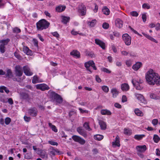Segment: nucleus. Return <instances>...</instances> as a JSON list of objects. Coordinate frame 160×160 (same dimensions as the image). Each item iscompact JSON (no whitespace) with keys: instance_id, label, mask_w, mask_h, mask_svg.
<instances>
[{"instance_id":"obj_34","label":"nucleus","mask_w":160,"mask_h":160,"mask_svg":"<svg viewBox=\"0 0 160 160\" xmlns=\"http://www.w3.org/2000/svg\"><path fill=\"white\" fill-rule=\"evenodd\" d=\"M145 136L144 134L135 135L134 136V138L136 140H141Z\"/></svg>"},{"instance_id":"obj_38","label":"nucleus","mask_w":160,"mask_h":160,"mask_svg":"<svg viewBox=\"0 0 160 160\" xmlns=\"http://www.w3.org/2000/svg\"><path fill=\"white\" fill-rule=\"evenodd\" d=\"M77 142H78L81 145H83L85 143L86 141L80 137L79 139H78V141H77Z\"/></svg>"},{"instance_id":"obj_57","label":"nucleus","mask_w":160,"mask_h":160,"mask_svg":"<svg viewBox=\"0 0 160 160\" xmlns=\"http://www.w3.org/2000/svg\"><path fill=\"white\" fill-rule=\"evenodd\" d=\"M79 137V136L74 135L72 136V138L75 142H77Z\"/></svg>"},{"instance_id":"obj_46","label":"nucleus","mask_w":160,"mask_h":160,"mask_svg":"<svg viewBox=\"0 0 160 160\" xmlns=\"http://www.w3.org/2000/svg\"><path fill=\"white\" fill-rule=\"evenodd\" d=\"M32 82L33 84H35L38 82V78L37 76H33Z\"/></svg>"},{"instance_id":"obj_24","label":"nucleus","mask_w":160,"mask_h":160,"mask_svg":"<svg viewBox=\"0 0 160 160\" xmlns=\"http://www.w3.org/2000/svg\"><path fill=\"white\" fill-rule=\"evenodd\" d=\"M135 95L137 98L138 100L142 102H144L145 101V98L141 94L135 93Z\"/></svg>"},{"instance_id":"obj_56","label":"nucleus","mask_w":160,"mask_h":160,"mask_svg":"<svg viewBox=\"0 0 160 160\" xmlns=\"http://www.w3.org/2000/svg\"><path fill=\"white\" fill-rule=\"evenodd\" d=\"M142 7L143 8L149 9L150 8V6L148 4L145 3L142 5Z\"/></svg>"},{"instance_id":"obj_43","label":"nucleus","mask_w":160,"mask_h":160,"mask_svg":"<svg viewBox=\"0 0 160 160\" xmlns=\"http://www.w3.org/2000/svg\"><path fill=\"white\" fill-rule=\"evenodd\" d=\"M48 124L49 126L52 128V131H54L55 132H57L58 129L56 128L55 125H52L51 123H49Z\"/></svg>"},{"instance_id":"obj_31","label":"nucleus","mask_w":160,"mask_h":160,"mask_svg":"<svg viewBox=\"0 0 160 160\" xmlns=\"http://www.w3.org/2000/svg\"><path fill=\"white\" fill-rule=\"evenodd\" d=\"M120 35V34L119 32L116 31H114L113 32V35H111V39H114V37L113 36L115 37H119Z\"/></svg>"},{"instance_id":"obj_12","label":"nucleus","mask_w":160,"mask_h":160,"mask_svg":"<svg viewBox=\"0 0 160 160\" xmlns=\"http://www.w3.org/2000/svg\"><path fill=\"white\" fill-rule=\"evenodd\" d=\"M79 11L82 16H84L86 14V7L82 3L79 6Z\"/></svg>"},{"instance_id":"obj_20","label":"nucleus","mask_w":160,"mask_h":160,"mask_svg":"<svg viewBox=\"0 0 160 160\" xmlns=\"http://www.w3.org/2000/svg\"><path fill=\"white\" fill-rule=\"evenodd\" d=\"M142 63L141 62H138L133 65L132 68L135 71H137L142 66Z\"/></svg>"},{"instance_id":"obj_44","label":"nucleus","mask_w":160,"mask_h":160,"mask_svg":"<svg viewBox=\"0 0 160 160\" xmlns=\"http://www.w3.org/2000/svg\"><path fill=\"white\" fill-rule=\"evenodd\" d=\"M150 97L151 98L158 100L160 99V98L159 96H157L154 93H151L150 94Z\"/></svg>"},{"instance_id":"obj_39","label":"nucleus","mask_w":160,"mask_h":160,"mask_svg":"<svg viewBox=\"0 0 160 160\" xmlns=\"http://www.w3.org/2000/svg\"><path fill=\"white\" fill-rule=\"evenodd\" d=\"M77 142H78L81 145H83L85 143L86 141L80 137L79 139H78V141H77Z\"/></svg>"},{"instance_id":"obj_30","label":"nucleus","mask_w":160,"mask_h":160,"mask_svg":"<svg viewBox=\"0 0 160 160\" xmlns=\"http://www.w3.org/2000/svg\"><path fill=\"white\" fill-rule=\"evenodd\" d=\"M6 76V77L8 78H11L13 77L12 73L10 69H7Z\"/></svg>"},{"instance_id":"obj_27","label":"nucleus","mask_w":160,"mask_h":160,"mask_svg":"<svg viewBox=\"0 0 160 160\" xmlns=\"http://www.w3.org/2000/svg\"><path fill=\"white\" fill-rule=\"evenodd\" d=\"M132 133V130L131 129H130L129 128H124V133L126 135L130 136L131 135Z\"/></svg>"},{"instance_id":"obj_64","label":"nucleus","mask_w":160,"mask_h":160,"mask_svg":"<svg viewBox=\"0 0 160 160\" xmlns=\"http://www.w3.org/2000/svg\"><path fill=\"white\" fill-rule=\"evenodd\" d=\"M114 106L118 108H122V106L119 103L116 102L114 104Z\"/></svg>"},{"instance_id":"obj_54","label":"nucleus","mask_w":160,"mask_h":160,"mask_svg":"<svg viewBox=\"0 0 160 160\" xmlns=\"http://www.w3.org/2000/svg\"><path fill=\"white\" fill-rule=\"evenodd\" d=\"M102 88L103 91L106 92H107L109 91V88L107 86H102Z\"/></svg>"},{"instance_id":"obj_53","label":"nucleus","mask_w":160,"mask_h":160,"mask_svg":"<svg viewBox=\"0 0 160 160\" xmlns=\"http://www.w3.org/2000/svg\"><path fill=\"white\" fill-rule=\"evenodd\" d=\"M11 119L9 117L6 118L5 119V122L6 124L8 125L11 122Z\"/></svg>"},{"instance_id":"obj_29","label":"nucleus","mask_w":160,"mask_h":160,"mask_svg":"<svg viewBox=\"0 0 160 160\" xmlns=\"http://www.w3.org/2000/svg\"><path fill=\"white\" fill-rule=\"evenodd\" d=\"M86 55L87 56L90 57L91 58H95L96 56L95 55L92 51H86Z\"/></svg>"},{"instance_id":"obj_55","label":"nucleus","mask_w":160,"mask_h":160,"mask_svg":"<svg viewBox=\"0 0 160 160\" xmlns=\"http://www.w3.org/2000/svg\"><path fill=\"white\" fill-rule=\"evenodd\" d=\"M109 24L106 22L104 23L102 25V28L105 29H108L109 27Z\"/></svg>"},{"instance_id":"obj_42","label":"nucleus","mask_w":160,"mask_h":160,"mask_svg":"<svg viewBox=\"0 0 160 160\" xmlns=\"http://www.w3.org/2000/svg\"><path fill=\"white\" fill-rule=\"evenodd\" d=\"M101 113L102 115H110V111L106 109L102 110L101 111Z\"/></svg>"},{"instance_id":"obj_35","label":"nucleus","mask_w":160,"mask_h":160,"mask_svg":"<svg viewBox=\"0 0 160 160\" xmlns=\"http://www.w3.org/2000/svg\"><path fill=\"white\" fill-rule=\"evenodd\" d=\"M95 139L98 141H100L103 138V136L102 135L97 134L94 136Z\"/></svg>"},{"instance_id":"obj_49","label":"nucleus","mask_w":160,"mask_h":160,"mask_svg":"<svg viewBox=\"0 0 160 160\" xmlns=\"http://www.w3.org/2000/svg\"><path fill=\"white\" fill-rule=\"evenodd\" d=\"M24 51L26 52V54L28 55H30L32 52L31 50L27 47L25 48Z\"/></svg>"},{"instance_id":"obj_14","label":"nucleus","mask_w":160,"mask_h":160,"mask_svg":"<svg viewBox=\"0 0 160 160\" xmlns=\"http://www.w3.org/2000/svg\"><path fill=\"white\" fill-rule=\"evenodd\" d=\"M132 82L137 89L140 90L142 89V87L141 86L138 81H137L136 80H132Z\"/></svg>"},{"instance_id":"obj_59","label":"nucleus","mask_w":160,"mask_h":160,"mask_svg":"<svg viewBox=\"0 0 160 160\" xmlns=\"http://www.w3.org/2000/svg\"><path fill=\"white\" fill-rule=\"evenodd\" d=\"M142 18L144 22H145L147 20V17L146 14L144 13L142 14Z\"/></svg>"},{"instance_id":"obj_60","label":"nucleus","mask_w":160,"mask_h":160,"mask_svg":"<svg viewBox=\"0 0 160 160\" xmlns=\"http://www.w3.org/2000/svg\"><path fill=\"white\" fill-rule=\"evenodd\" d=\"M158 123V120L157 119H154L152 121V124L154 126L157 125Z\"/></svg>"},{"instance_id":"obj_25","label":"nucleus","mask_w":160,"mask_h":160,"mask_svg":"<svg viewBox=\"0 0 160 160\" xmlns=\"http://www.w3.org/2000/svg\"><path fill=\"white\" fill-rule=\"evenodd\" d=\"M111 92L112 93V97L113 98L116 97L118 94V92L116 88H113L112 89Z\"/></svg>"},{"instance_id":"obj_58","label":"nucleus","mask_w":160,"mask_h":160,"mask_svg":"<svg viewBox=\"0 0 160 160\" xmlns=\"http://www.w3.org/2000/svg\"><path fill=\"white\" fill-rule=\"evenodd\" d=\"M48 143L52 145H58V143L57 142L53 141L52 140L51 141H49Z\"/></svg>"},{"instance_id":"obj_13","label":"nucleus","mask_w":160,"mask_h":160,"mask_svg":"<svg viewBox=\"0 0 160 160\" xmlns=\"http://www.w3.org/2000/svg\"><path fill=\"white\" fill-rule=\"evenodd\" d=\"M95 42L96 44L99 45L103 49H105V43L103 42L98 39H95Z\"/></svg>"},{"instance_id":"obj_47","label":"nucleus","mask_w":160,"mask_h":160,"mask_svg":"<svg viewBox=\"0 0 160 160\" xmlns=\"http://www.w3.org/2000/svg\"><path fill=\"white\" fill-rule=\"evenodd\" d=\"M5 47L2 44H0V51L2 53H3L5 52Z\"/></svg>"},{"instance_id":"obj_23","label":"nucleus","mask_w":160,"mask_h":160,"mask_svg":"<svg viewBox=\"0 0 160 160\" xmlns=\"http://www.w3.org/2000/svg\"><path fill=\"white\" fill-rule=\"evenodd\" d=\"M36 152L39 155L40 157L42 158H44L46 156H47L45 151H37Z\"/></svg>"},{"instance_id":"obj_2","label":"nucleus","mask_w":160,"mask_h":160,"mask_svg":"<svg viewBox=\"0 0 160 160\" xmlns=\"http://www.w3.org/2000/svg\"><path fill=\"white\" fill-rule=\"evenodd\" d=\"M49 98L52 101H55L58 104H61L63 102V98L59 94L51 90L48 92Z\"/></svg>"},{"instance_id":"obj_36","label":"nucleus","mask_w":160,"mask_h":160,"mask_svg":"<svg viewBox=\"0 0 160 160\" xmlns=\"http://www.w3.org/2000/svg\"><path fill=\"white\" fill-rule=\"evenodd\" d=\"M96 22V19H93L90 22H88L87 24L88 25L91 27H93L94 26Z\"/></svg>"},{"instance_id":"obj_8","label":"nucleus","mask_w":160,"mask_h":160,"mask_svg":"<svg viewBox=\"0 0 160 160\" xmlns=\"http://www.w3.org/2000/svg\"><path fill=\"white\" fill-rule=\"evenodd\" d=\"M84 66L87 69L89 68L91 66L94 70H96L97 69L95 63L92 60L89 61L87 62H86L84 64Z\"/></svg>"},{"instance_id":"obj_48","label":"nucleus","mask_w":160,"mask_h":160,"mask_svg":"<svg viewBox=\"0 0 160 160\" xmlns=\"http://www.w3.org/2000/svg\"><path fill=\"white\" fill-rule=\"evenodd\" d=\"M21 32V30L20 29L17 27L14 28L13 29V32L14 33H18Z\"/></svg>"},{"instance_id":"obj_62","label":"nucleus","mask_w":160,"mask_h":160,"mask_svg":"<svg viewBox=\"0 0 160 160\" xmlns=\"http://www.w3.org/2000/svg\"><path fill=\"white\" fill-rule=\"evenodd\" d=\"M101 70L102 71H103L104 72H106L107 73H110V71L105 68H101Z\"/></svg>"},{"instance_id":"obj_37","label":"nucleus","mask_w":160,"mask_h":160,"mask_svg":"<svg viewBox=\"0 0 160 160\" xmlns=\"http://www.w3.org/2000/svg\"><path fill=\"white\" fill-rule=\"evenodd\" d=\"M135 113L138 116H142L143 115L142 112L138 108H136L134 110Z\"/></svg>"},{"instance_id":"obj_40","label":"nucleus","mask_w":160,"mask_h":160,"mask_svg":"<svg viewBox=\"0 0 160 160\" xmlns=\"http://www.w3.org/2000/svg\"><path fill=\"white\" fill-rule=\"evenodd\" d=\"M77 142H78L81 145H83L85 143L86 141L80 137L79 139H78V141H77Z\"/></svg>"},{"instance_id":"obj_4","label":"nucleus","mask_w":160,"mask_h":160,"mask_svg":"<svg viewBox=\"0 0 160 160\" xmlns=\"http://www.w3.org/2000/svg\"><path fill=\"white\" fill-rule=\"evenodd\" d=\"M20 98L22 100L29 102L31 100L30 95L25 92H22L20 93Z\"/></svg>"},{"instance_id":"obj_21","label":"nucleus","mask_w":160,"mask_h":160,"mask_svg":"<svg viewBox=\"0 0 160 160\" xmlns=\"http://www.w3.org/2000/svg\"><path fill=\"white\" fill-rule=\"evenodd\" d=\"M66 7L65 6H62L59 5L56 7V11L58 12H61L63 11L65 9Z\"/></svg>"},{"instance_id":"obj_45","label":"nucleus","mask_w":160,"mask_h":160,"mask_svg":"<svg viewBox=\"0 0 160 160\" xmlns=\"http://www.w3.org/2000/svg\"><path fill=\"white\" fill-rule=\"evenodd\" d=\"M83 126L86 129L89 131L91 130V128L89 126L88 123L87 122H85L83 124Z\"/></svg>"},{"instance_id":"obj_15","label":"nucleus","mask_w":160,"mask_h":160,"mask_svg":"<svg viewBox=\"0 0 160 160\" xmlns=\"http://www.w3.org/2000/svg\"><path fill=\"white\" fill-rule=\"evenodd\" d=\"M70 55L77 58H79L81 57L80 52L77 50H73L70 52Z\"/></svg>"},{"instance_id":"obj_5","label":"nucleus","mask_w":160,"mask_h":160,"mask_svg":"<svg viewBox=\"0 0 160 160\" xmlns=\"http://www.w3.org/2000/svg\"><path fill=\"white\" fill-rule=\"evenodd\" d=\"M122 38L126 45L129 46L131 44V38L128 34H123L122 35Z\"/></svg>"},{"instance_id":"obj_32","label":"nucleus","mask_w":160,"mask_h":160,"mask_svg":"<svg viewBox=\"0 0 160 160\" xmlns=\"http://www.w3.org/2000/svg\"><path fill=\"white\" fill-rule=\"evenodd\" d=\"M137 150H146L147 148L146 145L137 146L136 148Z\"/></svg>"},{"instance_id":"obj_51","label":"nucleus","mask_w":160,"mask_h":160,"mask_svg":"<svg viewBox=\"0 0 160 160\" xmlns=\"http://www.w3.org/2000/svg\"><path fill=\"white\" fill-rule=\"evenodd\" d=\"M130 14L133 17H138V13L135 11H133L130 12Z\"/></svg>"},{"instance_id":"obj_61","label":"nucleus","mask_w":160,"mask_h":160,"mask_svg":"<svg viewBox=\"0 0 160 160\" xmlns=\"http://www.w3.org/2000/svg\"><path fill=\"white\" fill-rule=\"evenodd\" d=\"M71 33L73 35H77L78 34H79V35H81L82 33H79L78 32H77L75 31L74 30H72L71 32Z\"/></svg>"},{"instance_id":"obj_22","label":"nucleus","mask_w":160,"mask_h":160,"mask_svg":"<svg viewBox=\"0 0 160 160\" xmlns=\"http://www.w3.org/2000/svg\"><path fill=\"white\" fill-rule=\"evenodd\" d=\"M62 19V22L64 24H67L68 22H69L70 18L64 16H62L61 17Z\"/></svg>"},{"instance_id":"obj_63","label":"nucleus","mask_w":160,"mask_h":160,"mask_svg":"<svg viewBox=\"0 0 160 160\" xmlns=\"http://www.w3.org/2000/svg\"><path fill=\"white\" fill-rule=\"evenodd\" d=\"M155 29L157 31L160 30V24L159 23H158L156 25H155Z\"/></svg>"},{"instance_id":"obj_19","label":"nucleus","mask_w":160,"mask_h":160,"mask_svg":"<svg viewBox=\"0 0 160 160\" xmlns=\"http://www.w3.org/2000/svg\"><path fill=\"white\" fill-rule=\"evenodd\" d=\"M121 89L123 91H127L129 89V86L128 84L124 83L121 85Z\"/></svg>"},{"instance_id":"obj_41","label":"nucleus","mask_w":160,"mask_h":160,"mask_svg":"<svg viewBox=\"0 0 160 160\" xmlns=\"http://www.w3.org/2000/svg\"><path fill=\"white\" fill-rule=\"evenodd\" d=\"M153 139L154 142L156 143H158L160 140V138L158 136L156 135H154Z\"/></svg>"},{"instance_id":"obj_28","label":"nucleus","mask_w":160,"mask_h":160,"mask_svg":"<svg viewBox=\"0 0 160 160\" xmlns=\"http://www.w3.org/2000/svg\"><path fill=\"white\" fill-rule=\"evenodd\" d=\"M100 125L102 129L104 130L106 128V124L105 122L102 120H99V121Z\"/></svg>"},{"instance_id":"obj_52","label":"nucleus","mask_w":160,"mask_h":160,"mask_svg":"<svg viewBox=\"0 0 160 160\" xmlns=\"http://www.w3.org/2000/svg\"><path fill=\"white\" fill-rule=\"evenodd\" d=\"M144 151H138L137 152L138 155L141 158H143L144 156L142 154V153L144 152Z\"/></svg>"},{"instance_id":"obj_1","label":"nucleus","mask_w":160,"mask_h":160,"mask_svg":"<svg viewBox=\"0 0 160 160\" xmlns=\"http://www.w3.org/2000/svg\"><path fill=\"white\" fill-rule=\"evenodd\" d=\"M145 78L146 81L150 85H153L156 84L157 85H160V77L158 74L153 72L150 69L146 73Z\"/></svg>"},{"instance_id":"obj_17","label":"nucleus","mask_w":160,"mask_h":160,"mask_svg":"<svg viewBox=\"0 0 160 160\" xmlns=\"http://www.w3.org/2000/svg\"><path fill=\"white\" fill-rule=\"evenodd\" d=\"M119 142V137L117 136L116 137L115 141L112 142V147H119L120 145Z\"/></svg>"},{"instance_id":"obj_33","label":"nucleus","mask_w":160,"mask_h":160,"mask_svg":"<svg viewBox=\"0 0 160 160\" xmlns=\"http://www.w3.org/2000/svg\"><path fill=\"white\" fill-rule=\"evenodd\" d=\"M102 11L103 14L106 15H108L109 14V10L106 7H104Z\"/></svg>"},{"instance_id":"obj_26","label":"nucleus","mask_w":160,"mask_h":160,"mask_svg":"<svg viewBox=\"0 0 160 160\" xmlns=\"http://www.w3.org/2000/svg\"><path fill=\"white\" fill-rule=\"evenodd\" d=\"M10 41V39L8 38L6 39H3L0 40V43L3 46H5L7 45L8 42Z\"/></svg>"},{"instance_id":"obj_7","label":"nucleus","mask_w":160,"mask_h":160,"mask_svg":"<svg viewBox=\"0 0 160 160\" xmlns=\"http://www.w3.org/2000/svg\"><path fill=\"white\" fill-rule=\"evenodd\" d=\"M36 87L37 89H39L42 91L47 90L50 89L49 87L45 83L37 84L36 86Z\"/></svg>"},{"instance_id":"obj_9","label":"nucleus","mask_w":160,"mask_h":160,"mask_svg":"<svg viewBox=\"0 0 160 160\" xmlns=\"http://www.w3.org/2000/svg\"><path fill=\"white\" fill-rule=\"evenodd\" d=\"M15 74L16 76L21 77L23 74L22 68L19 65L16 66L15 67Z\"/></svg>"},{"instance_id":"obj_11","label":"nucleus","mask_w":160,"mask_h":160,"mask_svg":"<svg viewBox=\"0 0 160 160\" xmlns=\"http://www.w3.org/2000/svg\"><path fill=\"white\" fill-rule=\"evenodd\" d=\"M23 70L24 73L27 76H30L33 74V73L30 71V68L27 66L23 67Z\"/></svg>"},{"instance_id":"obj_3","label":"nucleus","mask_w":160,"mask_h":160,"mask_svg":"<svg viewBox=\"0 0 160 160\" xmlns=\"http://www.w3.org/2000/svg\"><path fill=\"white\" fill-rule=\"evenodd\" d=\"M50 23L45 19H42L39 20L36 23V25L38 31H41L48 28Z\"/></svg>"},{"instance_id":"obj_18","label":"nucleus","mask_w":160,"mask_h":160,"mask_svg":"<svg viewBox=\"0 0 160 160\" xmlns=\"http://www.w3.org/2000/svg\"><path fill=\"white\" fill-rule=\"evenodd\" d=\"M64 152L62 151H50L49 152L50 155L54 156L56 155H61Z\"/></svg>"},{"instance_id":"obj_6","label":"nucleus","mask_w":160,"mask_h":160,"mask_svg":"<svg viewBox=\"0 0 160 160\" xmlns=\"http://www.w3.org/2000/svg\"><path fill=\"white\" fill-rule=\"evenodd\" d=\"M38 110L35 107L31 108L28 110V113L29 115L32 117H35L38 114Z\"/></svg>"},{"instance_id":"obj_10","label":"nucleus","mask_w":160,"mask_h":160,"mask_svg":"<svg viewBox=\"0 0 160 160\" xmlns=\"http://www.w3.org/2000/svg\"><path fill=\"white\" fill-rule=\"evenodd\" d=\"M77 131L84 138H86L87 136L86 131L82 127H79L77 128Z\"/></svg>"},{"instance_id":"obj_16","label":"nucleus","mask_w":160,"mask_h":160,"mask_svg":"<svg viewBox=\"0 0 160 160\" xmlns=\"http://www.w3.org/2000/svg\"><path fill=\"white\" fill-rule=\"evenodd\" d=\"M116 26L119 28H122L123 25V22L119 18H117L115 21Z\"/></svg>"},{"instance_id":"obj_50","label":"nucleus","mask_w":160,"mask_h":160,"mask_svg":"<svg viewBox=\"0 0 160 160\" xmlns=\"http://www.w3.org/2000/svg\"><path fill=\"white\" fill-rule=\"evenodd\" d=\"M33 42L34 46L38 48V41L35 38H33Z\"/></svg>"}]
</instances>
